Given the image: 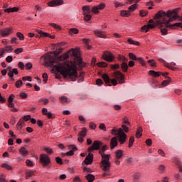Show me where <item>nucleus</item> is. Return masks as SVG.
I'll use <instances>...</instances> for the list:
<instances>
[{"label":"nucleus","mask_w":182,"mask_h":182,"mask_svg":"<svg viewBox=\"0 0 182 182\" xmlns=\"http://www.w3.org/2000/svg\"><path fill=\"white\" fill-rule=\"evenodd\" d=\"M38 103H43V105H48V103H49V100L46 98H41L38 100Z\"/></svg>","instance_id":"obj_36"},{"label":"nucleus","mask_w":182,"mask_h":182,"mask_svg":"<svg viewBox=\"0 0 182 182\" xmlns=\"http://www.w3.org/2000/svg\"><path fill=\"white\" fill-rule=\"evenodd\" d=\"M18 66V68H20V69H21V70H23V69H25V64H23V62H19Z\"/></svg>","instance_id":"obj_55"},{"label":"nucleus","mask_w":182,"mask_h":182,"mask_svg":"<svg viewBox=\"0 0 182 182\" xmlns=\"http://www.w3.org/2000/svg\"><path fill=\"white\" fill-rule=\"evenodd\" d=\"M149 75H151V76H153L154 77H159L160 75H161V73L156 72L154 70H149Z\"/></svg>","instance_id":"obj_25"},{"label":"nucleus","mask_w":182,"mask_h":182,"mask_svg":"<svg viewBox=\"0 0 182 182\" xmlns=\"http://www.w3.org/2000/svg\"><path fill=\"white\" fill-rule=\"evenodd\" d=\"M22 85H23V82L22 80H19L16 82L15 86L17 87V89H19Z\"/></svg>","instance_id":"obj_43"},{"label":"nucleus","mask_w":182,"mask_h":182,"mask_svg":"<svg viewBox=\"0 0 182 182\" xmlns=\"http://www.w3.org/2000/svg\"><path fill=\"white\" fill-rule=\"evenodd\" d=\"M102 59L107 62L112 63L113 60H114V56H113V54H112L110 52H104Z\"/></svg>","instance_id":"obj_11"},{"label":"nucleus","mask_w":182,"mask_h":182,"mask_svg":"<svg viewBox=\"0 0 182 182\" xmlns=\"http://www.w3.org/2000/svg\"><path fill=\"white\" fill-rule=\"evenodd\" d=\"M106 150H107V145H104L99 151L102 157L101 166L104 171H107V170H110V166H111L110 161H109L110 155L105 154V151Z\"/></svg>","instance_id":"obj_4"},{"label":"nucleus","mask_w":182,"mask_h":182,"mask_svg":"<svg viewBox=\"0 0 182 182\" xmlns=\"http://www.w3.org/2000/svg\"><path fill=\"white\" fill-rule=\"evenodd\" d=\"M6 62H8V63H11V62H12L13 60V58L11 55H9L6 58Z\"/></svg>","instance_id":"obj_60"},{"label":"nucleus","mask_w":182,"mask_h":182,"mask_svg":"<svg viewBox=\"0 0 182 182\" xmlns=\"http://www.w3.org/2000/svg\"><path fill=\"white\" fill-rule=\"evenodd\" d=\"M121 16H124L125 18H127V16H130V11L127 10L121 11Z\"/></svg>","instance_id":"obj_29"},{"label":"nucleus","mask_w":182,"mask_h":182,"mask_svg":"<svg viewBox=\"0 0 182 182\" xmlns=\"http://www.w3.org/2000/svg\"><path fill=\"white\" fill-rule=\"evenodd\" d=\"M129 58L132 59V60H137V56L132 53H129Z\"/></svg>","instance_id":"obj_42"},{"label":"nucleus","mask_w":182,"mask_h":182,"mask_svg":"<svg viewBox=\"0 0 182 182\" xmlns=\"http://www.w3.org/2000/svg\"><path fill=\"white\" fill-rule=\"evenodd\" d=\"M118 59L119 60H122L123 63H126L129 60L124 55H119Z\"/></svg>","instance_id":"obj_44"},{"label":"nucleus","mask_w":182,"mask_h":182,"mask_svg":"<svg viewBox=\"0 0 182 182\" xmlns=\"http://www.w3.org/2000/svg\"><path fill=\"white\" fill-rule=\"evenodd\" d=\"M68 149L70 151L65 154H63V156H73V154H75V151L77 150V147L75 145H68Z\"/></svg>","instance_id":"obj_12"},{"label":"nucleus","mask_w":182,"mask_h":182,"mask_svg":"<svg viewBox=\"0 0 182 182\" xmlns=\"http://www.w3.org/2000/svg\"><path fill=\"white\" fill-rule=\"evenodd\" d=\"M59 100L63 105H66V103H70V100H69V98H68V97L66 96L60 97L59 98Z\"/></svg>","instance_id":"obj_19"},{"label":"nucleus","mask_w":182,"mask_h":182,"mask_svg":"<svg viewBox=\"0 0 182 182\" xmlns=\"http://www.w3.org/2000/svg\"><path fill=\"white\" fill-rule=\"evenodd\" d=\"M161 32L162 35H167L168 33L167 28H161Z\"/></svg>","instance_id":"obj_64"},{"label":"nucleus","mask_w":182,"mask_h":182,"mask_svg":"<svg viewBox=\"0 0 182 182\" xmlns=\"http://www.w3.org/2000/svg\"><path fill=\"white\" fill-rule=\"evenodd\" d=\"M83 163L85 164H90L91 163H93V154L90 153L84 160Z\"/></svg>","instance_id":"obj_16"},{"label":"nucleus","mask_w":182,"mask_h":182,"mask_svg":"<svg viewBox=\"0 0 182 182\" xmlns=\"http://www.w3.org/2000/svg\"><path fill=\"white\" fill-rule=\"evenodd\" d=\"M38 33H39V35L41 37H43V38H50L51 39H55V36H50L49 33H45V32H43L42 31H39Z\"/></svg>","instance_id":"obj_18"},{"label":"nucleus","mask_w":182,"mask_h":182,"mask_svg":"<svg viewBox=\"0 0 182 182\" xmlns=\"http://www.w3.org/2000/svg\"><path fill=\"white\" fill-rule=\"evenodd\" d=\"M14 97H15V95H14V94H11V95L9 97V98H8V102H9V103H11V102H14Z\"/></svg>","instance_id":"obj_52"},{"label":"nucleus","mask_w":182,"mask_h":182,"mask_svg":"<svg viewBox=\"0 0 182 182\" xmlns=\"http://www.w3.org/2000/svg\"><path fill=\"white\" fill-rule=\"evenodd\" d=\"M19 96L21 99H27L28 98V94L25 92H20Z\"/></svg>","instance_id":"obj_47"},{"label":"nucleus","mask_w":182,"mask_h":182,"mask_svg":"<svg viewBox=\"0 0 182 182\" xmlns=\"http://www.w3.org/2000/svg\"><path fill=\"white\" fill-rule=\"evenodd\" d=\"M171 12L172 16L170 17L169 21L164 20L162 26H167V28H170L171 29H174L176 26L177 28H182V23H175L171 25L169 24L171 22H173L174 19H177V18H178V16H177V11L173 10Z\"/></svg>","instance_id":"obj_5"},{"label":"nucleus","mask_w":182,"mask_h":182,"mask_svg":"<svg viewBox=\"0 0 182 182\" xmlns=\"http://www.w3.org/2000/svg\"><path fill=\"white\" fill-rule=\"evenodd\" d=\"M16 36L18 38L19 41H24L25 39V36L21 32H17Z\"/></svg>","instance_id":"obj_37"},{"label":"nucleus","mask_w":182,"mask_h":182,"mask_svg":"<svg viewBox=\"0 0 182 182\" xmlns=\"http://www.w3.org/2000/svg\"><path fill=\"white\" fill-rule=\"evenodd\" d=\"M62 50H63V48H59L58 50H55L53 52V55H55V56H58V55H60V53H62Z\"/></svg>","instance_id":"obj_46"},{"label":"nucleus","mask_w":182,"mask_h":182,"mask_svg":"<svg viewBox=\"0 0 182 182\" xmlns=\"http://www.w3.org/2000/svg\"><path fill=\"white\" fill-rule=\"evenodd\" d=\"M32 63H27L26 64V69H27V70H29L30 69H32Z\"/></svg>","instance_id":"obj_56"},{"label":"nucleus","mask_w":182,"mask_h":182,"mask_svg":"<svg viewBox=\"0 0 182 182\" xmlns=\"http://www.w3.org/2000/svg\"><path fill=\"white\" fill-rule=\"evenodd\" d=\"M128 43L130 45H136V46H139L140 45V43H139L138 41H134L133 39L132 38H128Z\"/></svg>","instance_id":"obj_34"},{"label":"nucleus","mask_w":182,"mask_h":182,"mask_svg":"<svg viewBox=\"0 0 182 182\" xmlns=\"http://www.w3.org/2000/svg\"><path fill=\"white\" fill-rule=\"evenodd\" d=\"M173 16V12L171 11H168L167 13L163 11H159L156 14H155L154 19H155L156 23H154V20L150 19L149 23L148 25H145L141 28V31L142 32H149L150 29H153L156 28V25H158L159 28H169L166 26H163V23L164 21H170V18Z\"/></svg>","instance_id":"obj_2"},{"label":"nucleus","mask_w":182,"mask_h":182,"mask_svg":"<svg viewBox=\"0 0 182 182\" xmlns=\"http://www.w3.org/2000/svg\"><path fill=\"white\" fill-rule=\"evenodd\" d=\"M102 146H103V142L100 141H95L92 146L88 147L87 151L90 152L94 150H100V147H102Z\"/></svg>","instance_id":"obj_9"},{"label":"nucleus","mask_w":182,"mask_h":182,"mask_svg":"<svg viewBox=\"0 0 182 182\" xmlns=\"http://www.w3.org/2000/svg\"><path fill=\"white\" fill-rule=\"evenodd\" d=\"M102 77L105 85H107V86H112V85L113 86H117V80L121 85L124 83V75L122 74L120 71H116L114 73V77L115 79H110L107 74H103Z\"/></svg>","instance_id":"obj_3"},{"label":"nucleus","mask_w":182,"mask_h":182,"mask_svg":"<svg viewBox=\"0 0 182 182\" xmlns=\"http://www.w3.org/2000/svg\"><path fill=\"white\" fill-rule=\"evenodd\" d=\"M117 137L114 136L113 138L111 139L110 140V149L111 150H113V149H114V147H117Z\"/></svg>","instance_id":"obj_17"},{"label":"nucleus","mask_w":182,"mask_h":182,"mask_svg":"<svg viewBox=\"0 0 182 182\" xmlns=\"http://www.w3.org/2000/svg\"><path fill=\"white\" fill-rule=\"evenodd\" d=\"M69 55L75 58L80 68H85V66H86V64L83 63L82 58H80L79 50L75 49H71L68 53H66L63 55H60L58 58L53 57L50 54H46L43 56L44 65L48 68H52L53 70L59 72L64 77L70 79L72 82H76L77 79L80 77L78 83H80V82H83V80H85V77H83V76H85V73L80 72V74L77 75V67H76V65L73 62L58 63V60H60L62 62L68 59ZM55 63H58V65H55Z\"/></svg>","instance_id":"obj_1"},{"label":"nucleus","mask_w":182,"mask_h":182,"mask_svg":"<svg viewBox=\"0 0 182 182\" xmlns=\"http://www.w3.org/2000/svg\"><path fill=\"white\" fill-rule=\"evenodd\" d=\"M22 80L23 81L28 80V82H32V77L31 76L23 77Z\"/></svg>","instance_id":"obj_53"},{"label":"nucleus","mask_w":182,"mask_h":182,"mask_svg":"<svg viewBox=\"0 0 182 182\" xmlns=\"http://www.w3.org/2000/svg\"><path fill=\"white\" fill-rule=\"evenodd\" d=\"M19 71H18L17 68H14L12 70H9L7 73L9 77H14V75H18Z\"/></svg>","instance_id":"obj_20"},{"label":"nucleus","mask_w":182,"mask_h":182,"mask_svg":"<svg viewBox=\"0 0 182 182\" xmlns=\"http://www.w3.org/2000/svg\"><path fill=\"white\" fill-rule=\"evenodd\" d=\"M87 132V129L86 128H82V131L78 134V136H80L82 137H86Z\"/></svg>","instance_id":"obj_35"},{"label":"nucleus","mask_w":182,"mask_h":182,"mask_svg":"<svg viewBox=\"0 0 182 182\" xmlns=\"http://www.w3.org/2000/svg\"><path fill=\"white\" fill-rule=\"evenodd\" d=\"M48 6L53 8L55 6H59L63 5V0H53L48 3Z\"/></svg>","instance_id":"obj_13"},{"label":"nucleus","mask_w":182,"mask_h":182,"mask_svg":"<svg viewBox=\"0 0 182 182\" xmlns=\"http://www.w3.org/2000/svg\"><path fill=\"white\" fill-rule=\"evenodd\" d=\"M121 69H122L123 72H127V70L129 69V65H127V63H122L121 65Z\"/></svg>","instance_id":"obj_30"},{"label":"nucleus","mask_w":182,"mask_h":182,"mask_svg":"<svg viewBox=\"0 0 182 182\" xmlns=\"http://www.w3.org/2000/svg\"><path fill=\"white\" fill-rule=\"evenodd\" d=\"M22 52H23V48H17L14 50V53H16V55H19V53H22Z\"/></svg>","instance_id":"obj_49"},{"label":"nucleus","mask_w":182,"mask_h":182,"mask_svg":"<svg viewBox=\"0 0 182 182\" xmlns=\"http://www.w3.org/2000/svg\"><path fill=\"white\" fill-rule=\"evenodd\" d=\"M19 11V9L17 7H13V8H9L4 9V12H6L7 14H11V12H18Z\"/></svg>","instance_id":"obj_22"},{"label":"nucleus","mask_w":182,"mask_h":182,"mask_svg":"<svg viewBox=\"0 0 182 182\" xmlns=\"http://www.w3.org/2000/svg\"><path fill=\"white\" fill-rule=\"evenodd\" d=\"M26 164L27 166H28L29 167H33V162H32V161L27 159L26 161Z\"/></svg>","instance_id":"obj_51"},{"label":"nucleus","mask_w":182,"mask_h":182,"mask_svg":"<svg viewBox=\"0 0 182 182\" xmlns=\"http://www.w3.org/2000/svg\"><path fill=\"white\" fill-rule=\"evenodd\" d=\"M43 82H45V83H46V82H48V76L47 73H43Z\"/></svg>","instance_id":"obj_57"},{"label":"nucleus","mask_w":182,"mask_h":182,"mask_svg":"<svg viewBox=\"0 0 182 182\" xmlns=\"http://www.w3.org/2000/svg\"><path fill=\"white\" fill-rule=\"evenodd\" d=\"M11 32H12V28H6L0 30V35H1L3 38H5L6 36H9Z\"/></svg>","instance_id":"obj_14"},{"label":"nucleus","mask_w":182,"mask_h":182,"mask_svg":"<svg viewBox=\"0 0 182 182\" xmlns=\"http://www.w3.org/2000/svg\"><path fill=\"white\" fill-rule=\"evenodd\" d=\"M116 157L119 160V159H122L123 157V151L122 150H117L115 152Z\"/></svg>","instance_id":"obj_31"},{"label":"nucleus","mask_w":182,"mask_h":182,"mask_svg":"<svg viewBox=\"0 0 182 182\" xmlns=\"http://www.w3.org/2000/svg\"><path fill=\"white\" fill-rule=\"evenodd\" d=\"M118 141L120 144H124L126 143V139H127V135L123 131V129L119 128L118 129L117 133Z\"/></svg>","instance_id":"obj_6"},{"label":"nucleus","mask_w":182,"mask_h":182,"mask_svg":"<svg viewBox=\"0 0 182 182\" xmlns=\"http://www.w3.org/2000/svg\"><path fill=\"white\" fill-rule=\"evenodd\" d=\"M135 136L136 139H140V137L143 136V129L141 128V127H138Z\"/></svg>","instance_id":"obj_21"},{"label":"nucleus","mask_w":182,"mask_h":182,"mask_svg":"<svg viewBox=\"0 0 182 182\" xmlns=\"http://www.w3.org/2000/svg\"><path fill=\"white\" fill-rule=\"evenodd\" d=\"M55 161H56V163H58V164H63V161L61 159L60 157H56V158H55Z\"/></svg>","instance_id":"obj_54"},{"label":"nucleus","mask_w":182,"mask_h":182,"mask_svg":"<svg viewBox=\"0 0 182 182\" xmlns=\"http://www.w3.org/2000/svg\"><path fill=\"white\" fill-rule=\"evenodd\" d=\"M99 129H100V130H103V132H106V125H105V124H103V123H102V124H100V126H99Z\"/></svg>","instance_id":"obj_50"},{"label":"nucleus","mask_w":182,"mask_h":182,"mask_svg":"<svg viewBox=\"0 0 182 182\" xmlns=\"http://www.w3.org/2000/svg\"><path fill=\"white\" fill-rule=\"evenodd\" d=\"M86 180H87L88 182H93L95 181V176H93L92 174H87L85 176Z\"/></svg>","instance_id":"obj_26"},{"label":"nucleus","mask_w":182,"mask_h":182,"mask_svg":"<svg viewBox=\"0 0 182 182\" xmlns=\"http://www.w3.org/2000/svg\"><path fill=\"white\" fill-rule=\"evenodd\" d=\"M120 68V65L119 64H115V65H111V69L113 70H115V69H119Z\"/></svg>","instance_id":"obj_58"},{"label":"nucleus","mask_w":182,"mask_h":182,"mask_svg":"<svg viewBox=\"0 0 182 182\" xmlns=\"http://www.w3.org/2000/svg\"><path fill=\"white\" fill-rule=\"evenodd\" d=\"M105 7H106V4H105V3H101L97 6H93L90 11L91 12H92V14L97 15V14L100 12V11L105 9Z\"/></svg>","instance_id":"obj_10"},{"label":"nucleus","mask_w":182,"mask_h":182,"mask_svg":"<svg viewBox=\"0 0 182 182\" xmlns=\"http://www.w3.org/2000/svg\"><path fill=\"white\" fill-rule=\"evenodd\" d=\"M26 178H30V177H32L33 176V174H35V172L31 170H28L26 171Z\"/></svg>","instance_id":"obj_28"},{"label":"nucleus","mask_w":182,"mask_h":182,"mask_svg":"<svg viewBox=\"0 0 182 182\" xmlns=\"http://www.w3.org/2000/svg\"><path fill=\"white\" fill-rule=\"evenodd\" d=\"M90 127L92 129L95 130V129H96L97 126L96 124L93 123V122H90Z\"/></svg>","instance_id":"obj_63"},{"label":"nucleus","mask_w":182,"mask_h":182,"mask_svg":"<svg viewBox=\"0 0 182 182\" xmlns=\"http://www.w3.org/2000/svg\"><path fill=\"white\" fill-rule=\"evenodd\" d=\"M95 35L97 36L98 38H106V35L103 33V31H100L99 30H96L94 31Z\"/></svg>","instance_id":"obj_23"},{"label":"nucleus","mask_w":182,"mask_h":182,"mask_svg":"<svg viewBox=\"0 0 182 182\" xmlns=\"http://www.w3.org/2000/svg\"><path fill=\"white\" fill-rule=\"evenodd\" d=\"M40 163H41L43 167H48L50 164V158L45 154L40 155Z\"/></svg>","instance_id":"obj_7"},{"label":"nucleus","mask_w":182,"mask_h":182,"mask_svg":"<svg viewBox=\"0 0 182 182\" xmlns=\"http://www.w3.org/2000/svg\"><path fill=\"white\" fill-rule=\"evenodd\" d=\"M96 85L97 86H102V85H103V80H102V79L98 78L96 80Z\"/></svg>","instance_id":"obj_48"},{"label":"nucleus","mask_w":182,"mask_h":182,"mask_svg":"<svg viewBox=\"0 0 182 182\" xmlns=\"http://www.w3.org/2000/svg\"><path fill=\"white\" fill-rule=\"evenodd\" d=\"M159 62L164 63V66H166V68H168V69H171V70L173 71L177 70V68L170 65V63L166 62V60H164L163 58H159Z\"/></svg>","instance_id":"obj_15"},{"label":"nucleus","mask_w":182,"mask_h":182,"mask_svg":"<svg viewBox=\"0 0 182 182\" xmlns=\"http://www.w3.org/2000/svg\"><path fill=\"white\" fill-rule=\"evenodd\" d=\"M1 167H3V168H6V170H12V166L8 164H3Z\"/></svg>","instance_id":"obj_41"},{"label":"nucleus","mask_w":182,"mask_h":182,"mask_svg":"<svg viewBox=\"0 0 182 182\" xmlns=\"http://www.w3.org/2000/svg\"><path fill=\"white\" fill-rule=\"evenodd\" d=\"M171 82V78H169V80H164L161 82V86H163L164 87H166V86H167L168 85V83H170Z\"/></svg>","instance_id":"obj_38"},{"label":"nucleus","mask_w":182,"mask_h":182,"mask_svg":"<svg viewBox=\"0 0 182 182\" xmlns=\"http://www.w3.org/2000/svg\"><path fill=\"white\" fill-rule=\"evenodd\" d=\"M82 15H84V19L87 22L92 19V16H90V6H82Z\"/></svg>","instance_id":"obj_8"},{"label":"nucleus","mask_w":182,"mask_h":182,"mask_svg":"<svg viewBox=\"0 0 182 182\" xmlns=\"http://www.w3.org/2000/svg\"><path fill=\"white\" fill-rule=\"evenodd\" d=\"M139 178H140V174L135 173L134 175V181H139Z\"/></svg>","instance_id":"obj_59"},{"label":"nucleus","mask_w":182,"mask_h":182,"mask_svg":"<svg viewBox=\"0 0 182 182\" xmlns=\"http://www.w3.org/2000/svg\"><path fill=\"white\" fill-rule=\"evenodd\" d=\"M147 14H149V11H143V10H141V11H140V12H139V15H140V16H141L142 18L144 17V16H146V15H147Z\"/></svg>","instance_id":"obj_45"},{"label":"nucleus","mask_w":182,"mask_h":182,"mask_svg":"<svg viewBox=\"0 0 182 182\" xmlns=\"http://www.w3.org/2000/svg\"><path fill=\"white\" fill-rule=\"evenodd\" d=\"M19 153L21 154V156H27L28 154V150H26V148L25 147H21L19 149Z\"/></svg>","instance_id":"obj_27"},{"label":"nucleus","mask_w":182,"mask_h":182,"mask_svg":"<svg viewBox=\"0 0 182 182\" xmlns=\"http://www.w3.org/2000/svg\"><path fill=\"white\" fill-rule=\"evenodd\" d=\"M25 124V121L23 119H19V121L17 123L18 129H22V127Z\"/></svg>","instance_id":"obj_33"},{"label":"nucleus","mask_w":182,"mask_h":182,"mask_svg":"<svg viewBox=\"0 0 182 182\" xmlns=\"http://www.w3.org/2000/svg\"><path fill=\"white\" fill-rule=\"evenodd\" d=\"M129 12H134L137 9V4H132L129 7Z\"/></svg>","instance_id":"obj_32"},{"label":"nucleus","mask_w":182,"mask_h":182,"mask_svg":"<svg viewBox=\"0 0 182 182\" xmlns=\"http://www.w3.org/2000/svg\"><path fill=\"white\" fill-rule=\"evenodd\" d=\"M97 66L99 68H106L107 66V63L105 62H100L97 63Z\"/></svg>","instance_id":"obj_40"},{"label":"nucleus","mask_w":182,"mask_h":182,"mask_svg":"<svg viewBox=\"0 0 182 182\" xmlns=\"http://www.w3.org/2000/svg\"><path fill=\"white\" fill-rule=\"evenodd\" d=\"M148 63H150L152 68H154V66H156V63L154 62V60H149Z\"/></svg>","instance_id":"obj_61"},{"label":"nucleus","mask_w":182,"mask_h":182,"mask_svg":"<svg viewBox=\"0 0 182 182\" xmlns=\"http://www.w3.org/2000/svg\"><path fill=\"white\" fill-rule=\"evenodd\" d=\"M23 120L24 122H28V120H31V115H25L23 117Z\"/></svg>","instance_id":"obj_62"},{"label":"nucleus","mask_w":182,"mask_h":182,"mask_svg":"<svg viewBox=\"0 0 182 182\" xmlns=\"http://www.w3.org/2000/svg\"><path fill=\"white\" fill-rule=\"evenodd\" d=\"M49 25H50V26H52L55 29H58V30L61 29L60 26H59L55 23H50Z\"/></svg>","instance_id":"obj_39"},{"label":"nucleus","mask_w":182,"mask_h":182,"mask_svg":"<svg viewBox=\"0 0 182 182\" xmlns=\"http://www.w3.org/2000/svg\"><path fill=\"white\" fill-rule=\"evenodd\" d=\"M77 33H79V29L75 28H70L69 34L71 36H73V35H77Z\"/></svg>","instance_id":"obj_24"}]
</instances>
